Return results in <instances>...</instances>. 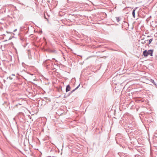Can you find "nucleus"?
<instances>
[{
	"instance_id": "f8f14e48",
	"label": "nucleus",
	"mask_w": 157,
	"mask_h": 157,
	"mask_svg": "<svg viewBox=\"0 0 157 157\" xmlns=\"http://www.w3.org/2000/svg\"><path fill=\"white\" fill-rule=\"evenodd\" d=\"M10 79H12V78H10Z\"/></svg>"
},
{
	"instance_id": "423d86ee",
	"label": "nucleus",
	"mask_w": 157,
	"mask_h": 157,
	"mask_svg": "<svg viewBox=\"0 0 157 157\" xmlns=\"http://www.w3.org/2000/svg\"><path fill=\"white\" fill-rule=\"evenodd\" d=\"M80 85V84H79L78 86L77 87H76L75 89H74V90H72V91H71V93H70V94H71V93H73V92H74V91L75 90H77V89L79 87V86Z\"/></svg>"
},
{
	"instance_id": "7ed1b4c3",
	"label": "nucleus",
	"mask_w": 157,
	"mask_h": 157,
	"mask_svg": "<svg viewBox=\"0 0 157 157\" xmlns=\"http://www.w3.org/2000/svg\"><path fill=\"white\" fill-rule=\"evenodd\" d=\"M71 87L69 85H67L66 87V92H67L69 91L70 90H71Z\"/></svg>"
},
{
	"instance_id": "9d476101",
	"label": "nucleus",
	"mask_w": 157,
	"mask_h": 157,
	"mask_svg": "<svg viewBox=\"0 0 157 157\" xmlns=\"http://www.w3.org/2000/svg\"><path fill=\"white\" fill-rule=\"evenodd\" d=\"M150 37V36H147V37Z\"/></svg>"
},
{
	"instance_id": "0eeeda50",
	"label": "nucleus",
	"mask_w": 157,
	"mask_h": 157,
	"mask_svg": "<svg viewBox=\"0 0 157 157\" xmlns=\"http://www.w3.org/2000/svg\"><path fill=\"white\" fill-rule=\"evenodd\" d=\"M116 19L117 21V22H119V21L120 20V18L119 17H116Z\"/></svg>"
},
{
	"instance_id": "f03ea898",
	"label": "nucleus",
	"mask_w": 157,
	"mask_h": 157,
	"mask_svg": "<svg viewBox=\"0 0 157 157\" xmlns=\"http://www.w3.org/2000/svg\"><path fill=\"white\" fill-rule=\"evenodd\" d=\"M150 81L152 82L155 86V87L157 88V84L154 80L152 79H150Z\"/></svg>"
},
{
	"instance_id": "ddd939ff",
	"label": "nucleus",
	"mask_w": 157,
	"mask_h": 157,
	"mask_svg": "<svg viewBox=\"0 0 157 157\" xmlns=\"http://www.w3.org/2000/svg\"><path fill=\"white\" fill-rule=\"evenodd\" d=\"M63 58H64V59H65V57H63Z\"/></svg>"
},
{
	"instance_id": "f257e3e1",
	"label": "nucleus",
	"mask_w": 157,
	"mask_h": 157,
	"mask_svg": "<svg viewBox=\"0 0 157 157\" xmlns=\"http://www.w3.org/2000/svg\"><path fill=\"white\" fill-rule=\"evenodd\" d=\"M153 50L150 49L148 51L146 50L143 51V54L144 57H147L148 56H153Z\"/></svg>"
},
{
	"instance_id": "20e7f679",
	"label": "nucleus",
	"mask_w": 157,
	"mask_h": 157,
	"mask_svg": "<svg viewBox=\"0 0 157 157\" xmlns=\"http://www.w3.org/2000/svg\"><path fill=\"white\" fill-rule=\"evenodd\" d=\"M137 7H136L132 11V14L134 18H135V11Z\"/></svg>"
},
{
	"instance_id": "9b49d317",
	"label": "nucleus",
	"mask_w": 157,
	"mask_h": 157,
	"mask_svg": "<svg viewBox=\"0 0 157 157\" xmlns=\"http://www.w3.org/2000/svg\"><path fill=\"white\" fill-rule=\"evenodd\" d=\"M13 75V76H14V75H13H13Z\"/></svg>"
},
{
	"instance_id": "39448f33",
	"label": "nucleus",
	"mask_w": 157,
	"mask_h": 157,
	"mask_svg": "<svg viewBox=\"0 0 157 157\" xmlns=\"http://www.w3.org/2000/svg\"><path fill=\"white\" fill-rule=\"evenodd\" d=\"M153 40V38H151V39H150L149 40L148 44H146L145 47H146V46H149V44H150L151 43V42Z\"/></svg>"
},
{
	"instance_id": "6e6552de",
	"label": "nucleus",
	"mask_w": 157,
	"mask_h": 157,
	"mask_svg": "<svg viewBox=\"0 0 157 157\" xmlns=\"http://www.w3.org/2000/svg\"><path fill=\"white\" fill-rule=\"evenodd\" d=\"M148 40H145L144 41H142L141 42V43L143 44H144L145 43H146V42Z\"/></svg>"
},
{
	"instance_id": "1a4fd4ad",
	"label": "nucleus",
	"mask_w": 157,
	"mask_h": 157,
	"mask_svg": "<svg viewBox=\"0 0 157 157\" xmlns=\"http://www.w3.org/2000/svg\"><path fill=\"white\" fill-rule=\"evenodd\" d=\"M16 30H17V29H16L15 30L13 31V32H15V31H16Z\"/></svg>"
}]
</instances>
